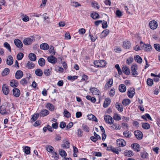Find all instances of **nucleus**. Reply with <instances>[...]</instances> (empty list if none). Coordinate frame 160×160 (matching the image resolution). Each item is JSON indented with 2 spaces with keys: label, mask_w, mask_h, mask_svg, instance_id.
<instances>
[{
  "label": "nucleus",
  "mask_w": 160,
  "mask_h": 160,
  "mask_svg": "<svg viewBox=\"0 0 160 160\" xmlns=\"http://www.w3.org/2000/svg\"><path fill=\"white\" fill-rule=\"evenodd\" d=\"M13 59L11 55H9L7 59V64L9 65H11L13 63Z\"/></svg>",
  "instance_id": "18"
},
{
  "label": "nucleus",
  "mask_w": 160,
  "mask_h": 160,
  "mask_svg": "<svg viewBox=\"0 0 160 160\" xmlns=\"http://www.w3.org/2000/svg\"><path fill=\"white\" fill-rule=\"evenodd\" d=\"M52 154V158L53 160H57L58 159L59 155L56 152H54Z\"/></svg>",
  "instance_id": "41"
},
{
  "label": "nucleus",
  "mask_w": 160,
  "mask_h": 160,
  "mask_svg": "<svg viewBox=\"0 0 160 160\" xmlns=\"http://www.w3.org/2000/svg\"><path fill=\"white\" fill-rule=\"evenodd\" d=\"M60 155L62 157H65L67 156V153L63 150L61 149L59 151Z\"/></svg>",
  "instance_id": "51"
},
{
  "label": "nucleus",
  "mask_w": 160,
  "mask_h": 160,
  "mask_svg": "<svg viewBox=\"0 0 160 160\" xmlns=\"http://www.w3.org/2000/svg\"><path fill=\"white\" fill-rule=\"evenodd\" d=\"M80 35H83L86 32V30L83 28L79 29L78 31Z\"/></svg>",
  "instance_id": "59"
},
{
  "label": "nucleus",
  "mask_w": 160,
  "mask_h": 160,
  "mask_svg": "<svg viewBox=\"0 0 160 160\" xmlns=\"http://www.w3.org/2000/svg\"><path fill=\"white\" fill-rule=\"evenodd\" d=\"M119 89L120 92H124L126 90V86L124 84H121L119 87Z\"/></svg>",
  "instance_id": "31"
},
{
  "label": "nucleus",
  "mask_w": 160,
  "mask_h": 160,
  "mask_svg": "<svg viewBox=\"0 0 160 160\" xmlns=\"http://www.w3.org/2000/svg\"><path fill=\"white\" fill-rule=\"evenodd\" d=\"M23 75L22 72L21 70H18L16 72L15 78L17 79H20L22 77Z\"/></svg>",
  "instance_id": "15"
},
{
  "label": "nucleus",
  "mask_w": 160,
  "mask_h": 160,
  "mask_svg": "<svg viewBox=\"0 0 160 160\" xmlns=\"http://www.w3.org/2000/svg\"><path fill=\"white\" fill-rule=\"evenodd\" d=\"M83 135V132L82 130L79 128L77 130V135L78 137H81Z\"/></svg>",
  "instance_id": "54"
},
{
  "label": "nucleus",
  "mask_w": 160,
  "mask_h": 160,
  "mask_svg": "<svg viewBox=\"0 0 160 160\" xmlns=\"http://www.w3.org/2000/svg\"><path fill=\"white\" fill-rule=\"evenodd\" d=\"M90 90L93 95H99L100 92L96 88H91L90 89Z\"/></svg>",
  "instance_id": "14"
},
{
  "label": "nucleus",
  "mask_w": 160,
  "mask_h": 160,
  "mask_svg": "<svg viewBox=\"0 0 160 160\" xmlns=\"http://www.w3.org/2000/svg\"><path fill=\"white\" fill-rule=\"evenodd\" d=\"M104 119L105 122L109 124H112L114 121L112 117L109 115L105 116Z\"/></svg>",
  "instance_id": "5"
},
{
  "label": "nucleus",
  "mask_w": 160,
  "mask_h": 160,
  "mask_svg": "<svg viewBox=\"0 0 160 160\" xmlns=\"http://www.w3.org/2000/svg\"><path fill=\"white\" fill-rule=\"evenodd\" d=\"M49 112V111L47 109H42L40 112L39 115L41 117H44L48 115Z\"/></svg>",
  "instance_id": "16"
},
{
  "label": "nucleus",
  "mask_w": 160,
  "mask_h": 160,
  "mask_svg": "<svg viewBox=\"0 0 160 160\" xmlns=\"http://www.w3.org/2000/svg\"><path fill=\"white\" fill-rule=\"evenodd\" d=\"M78 76H69L67 79L69 80H75L78 79Z\"/></svg>",
  "instance_id": "55"
},
{
  "label": "nucleus",
  "mask_w": 160,
  "mask_h": 160,
  "mask_svg": "<svg viewBox=\"0 0 160 160\" xmlns=\"http://www.w3.org/2000/svg\"><path fill=\"white\" fill-rule=\"evenodd\" d=\"M91 16L92 18L94 19L99 18V15L98 13L96 12H94L91 13Z\"/></svg>",
  "instance_id": "30"
},
{
  "label": "nucleus",
  "mask_w": 160,
  "mask_h": 160,
  "mask_svg": "<svg viewBox=\"0 0 160 160\" xmlns=\"http://www.w3.org/2000/svg\"><path fill=\"white\" fill-rule=\"evenodd\" d=\"M122 72L124 73L125 74L128 75L130 74V71L128 67L126 65H123L122 68Z\"/></svg>",
  "instance_id": "12"
},
{
  "label": "nucleus",
  "mask_w": 160,
  "mask_h": 160,
  "mask_svg": "<svg viewBox=\"0 0 160 160\" xmlns=\"http://www.w3.org/2000/svg\"><path fill=\"white\" fill-rule=\"evenodd\" d=\"M89 36L90 37L91 40L92 42H94L97 38L96 36L94 37L91 34L90 32L89 33Z\"/></svg>",
  "instance_id": "63"
},
{
  "label": "nucleus",
  "mask_w": 160,
  "mask_h": 160,
  "mask_svg": "<svg viewBox=\"0 0 160 160\" xmlns=\"http://www.w3.org/2000/svg\"><path fill=\"white\" fill-rule=\"evenodd\" d=\"M30 148L28 146H25L24 149V151L25 153L28 155L30 154Z\"/></svg>",
  "instance_id": "44"
},
{
  "label": "nucleus",
  "mask_w": 160,
  "mask_h": 160,
  "mask_svg": "<svg viewBox=\"0 0 160 160\" xmlns=\"http://www.w3.org/2000/svg\"><path fill=\"white\" fill-rule=\"evenodd\" d=\"M49 52L52 55H54L55 51L54 49V47L52 46H50L49 49Z\"/></svg>",
  "instance_id": "50"
},
{
  "label": "nucleus",
  "mask_w": 160,
  "mask_h": 160,
  "mask_svg": "<svg viewBox=\"0 0 160 160\" xmlns=\"http://www.w3.org/2000/svg\"><path fill=\"white\" fill-rule=\"evenodd\" d=\"M88 117L89 119L92 120L96 122H98V119L96 117L92 114H90L88 115Z\"/></svg>",
  "instance_id": "27"
},
{
  "label": "nucleus",
  "mask_w": 160,
  "mask_h": 160,
  "mask_svg": "<svg viewBox=\"0 0 160 160\" xmlns=\"http://www.w3.org/2000/svg\"><path fill=\"white\" fill-rule=\"evenodd\" d=\"M124 155L126 156L131 157L133 155V153L131 150H126L124 152Z\"/></svg>",
  "instance_id": "34"
},
{
  "label": "nucleus",
  "mask_w": 160,
  "mask_h": 160,
  "mask_svg": "<svg viewBox=\"0 0 160 160\" xmlns=\"http://www.w3.org/2000/svg\"><path fill=\"white\" fill-rule=\"evenodd\" d=\"M111 127L112 129L115 130H119L121 128V126L120 125L116 123L113 124L111 126Z\"/></svg>",
  "instance_id": "23"
},
{
  "label": "nucleus",
  "mask_w": 160,
  "mask_h": 160,
  "mask_svg": "<svg viewBox=\"0 0 160 160\" xmlns=\"http://www.w3.org/2000/svg\"><path fill=\"white\" fill-rule=\"evenodd\" d=\"M9 72V69L8 68H5L4 69L2 73V74L3 76H5L8 75Z\"/></svg>",
  "instance_id": "45"
},
{
  "label": "nucleus",
  "mask_w": 160,
  "mask_h": 160,
  "mask_svg": "<svg viewBox=\"0 0 160 160\" xmlns=\"http://www.w3.org/2000/svg\"><path fill=\"white\" fill-rule=\"evenodd\" d=\"M45 107L49 110L52 111L54 110L53 105L50 103H48L45 105Z\"/></svg>",
  "instance_id": "22"
},
{
  "label": "nucleus",
  "mask_w": 160,
  "mask_h": 160,
  "mask_svg": "<svg viewBox=\"0 0 160 160\" xmlns=\"http://www.w3.org/2000/svg\"><path fill=\"white\" fill-rule=\"evenodd\" d=\"M112 84L113 81H108V82L106 83L105 86V88L106 89H108L112 86Z\"/></svg>",
  "instance_id": "36"
},
{
  "label": "nucleus",
  "mask_w": 160,
  "mask_h": 160,
  "mask_svg": "<svg viewBox=\"0 0 160 160\" xmlns=\"http://www.w3.org/2000/svg\"><path fill=\"white\" fill-rule=\"evenodd\" d=\"M109 31L108 29L103 31L101 34V38H102L103 37H106L109 34Z\"/></svg>",
  "instance_id": "21"
},
{
  "label": "nucleus",
  "mask_w": 160,
  "mask_h": 160,
  "mask_svg": "<svg viewBox=\"0 0 160 160\" xmlns=\"http://www.w3.org/2000/svg\"><path fill=\"white\" fill-rule=\"evenodd\" d=\"M154 47L155 49L158 52H160V45L158 44H154Z\"/></svg>",
  "instance_id": "57"
},
{
  "label": "nucleus",
  "mask_w": 160,
  "mask_h": 160,
  "mask_svg": "<svg viewBox=\"0 0 160 160\" xmlns=\"http://www.w3.org/2000/svg\"><path fill=\"white\" fill-rule=\"evenodd\" d=\"M149 26L151 29L154 30L157 28L158 24L156 21L152 20L149 22Z\"/></svg>",
  "instance_id": "3"
},
{
  "label": "nucleus",
  "mask_w": 160,
  "mask_h": 160,
  "mask_svg": "<svg viewBox=\"0 0 160 160\" xmlns=\"http://www.w3.org/2000/svg\"><path fill=\"white\" fill-rule=\"evenodd\" d=\"M143 50L146 52L150 51L152 49L151 46L150 44H146Z\"/></svg>",
  "instance_id": "26"
},
{
  "label": "nucleus",
  "mask_w": 160,
  "mask_h": 160,
  "mask_svg": "<svg viewBox=\"0 0 160 160\" xmlns=\"http://www.w3.org/2000/svg\"><path fill=\"white\" fill-rule=\"evenodd\" d=\"M39 114L36 113L34 114L31 118V120L33 121H36L38 118Z\"/></svg>",
  "instance_id": "52"
},
{
  "label": "nucleus",
  "mask_w": 160,
  "mask_h": 160,
  "mask_svg": "<svg viewBox=\"0 0 160 160\" xmlns=\"http://www.w3.org/2000/svg\"><path fill=\"white\" fill-rule=\"evenodd\" d=\"M142 128L146 129H149L150 127V125L147 123H144L142 124Z\"/></svg>",
  "instance_id": "48"
},
{
  "label": "nucleus",
  "mask_w": 160,
  "mask_h": 160,
  "mask_svg": "<svg viewBox=\"0 0 160 160\" xmlns=\"http://www.w3.org/2000/svg\"><path fill=\"white\" fill-rule=\"evenodd\" d=\"M40 48L43 50H47L49 48L48 45L46 43H42L40 46Z\"/></svg>",
  "instance_id": "19"
},
{
  "label": "nucleus",
  "mask_w": 160,
  "mask_h": 160,
  "mask_svg": "<svg viewBox=\"0 0 160 160\" xmlns=\"http://www.w3.org/2000/svg\"><path fill=\"white\" fill-rule=\"evenodd\" d=\"M116 14L117 16L119 18L121 17L122 15L121 12L119 10H117Z\"/></svg>",
  "instance_id": "60"
},
{
  "label": "nucleus",
  "mask_w": 160,
  "mask_h": 160,
  "mask_svg": "<svg viewBox=\"0 0 160 160\" xmlns=\"http://www.w3.org/2000/svg\"><path fill=\"white\" fill-rule=\"evenodd\" d=\"M117 144L119 147H124L125 146L126 142L125 140L122 139H118L117 141Z\"/></svg>",
  "instance_id": "9"
},
{
  "label": "nucleus",
  "mask_w": 160,
  "mask_h": 160,
  "mask_svg": "<svg viewBox=\"0 0 160 160\" xmlns=\"http://www.w3.org/2000/svg\"><path fill=\"white\" fill-rule=\"evenodd\" d=\"M132 148L133 149L136 151L137 152H139L140 150L139 145L138 143H135L133 144Z\"/></svg>",
  "instance_id": "39"
},
{
  "label": "nucleus",
  "mask_w": 160,
  "mask_h": 160,
  "mask_svg": "<svg viewBox=\"0 0 160 160\" xmlns=\"http://www.w3.org/2000/svg\"><path fill=\"white\" fill-rule=\"evenodd\" d=\"M27 67L29 69L33 68L34 67V64L32 62L28 61L27 63Z\"/></svg>",
  "instance_id": "40"
},
{
  "label": "nucleus",
  "mask_w": 160,
  "mask_h": 160,
  "mask_svg": "<svg viewBox=\"0 0 160 160\" xmlns=\"http://www.w3.org/2000/svg\"><path fill=\"white\" fill-rule=\"evenodd\" d=\"M130 102V100L128 99H124L122 102V104L125 106L129 105Z\"/></svg>",
  "instance_id": "38"
},
{
  "label": "nucleus",
  "mask_w": 160,
  "mask_h": 160,
  "mask_svg": "<svg viewBox=\"0 0 160 160\" xmlns=\"http://www.w3.org/2000/svg\"><path fill=\"white\" fill-rule=\"evenodd\" d=\"M148 154L146 152H142L140 153L141 158L143 159H145L147 158Z\"/></svg>",
  "instance_id": "56"
},
{
  "label": "nucleus",
  "mask_w": 160,
  "mask_h": 160,
  "mask_svg": "<svg viewBox=\"0 0 160 160\" xmlns=\"http://www.w3.org/2000/svg\"><path fill=\"white\" fill-rule=\"evenodd\" d=\"M14 43L17 47L19 48H21L23 47V44L22 42L18 39H15Z\"/></svg>",
  "instance_id": "7"
},
{
  "label": "nucleus",
  "mask_w": 160,
  "mask_h": 160,
  "mask_svg": "<svg viewBox=\"0 0 160 160\" xmlns=\"http://www.w3.org/2000/svg\"><path fill=\"white\" fill-rule=\"evenodd\" d=\"M123 48L125 49H129L130 47L131 43L128 40L124 41L123 45Z\"/></svg>",
  "instance_id": "17"
},
{
  "label": "nucleus",
  "mask_w": 160,
  "mask_h": 160,
  "mask_svg": "<svg viewBox=\"0 0 160 160\" xmlns=\"http://www.w3.org/2000/svg\"><path fill=\"white\" fill-rule=\"evenodd\" d=\"M34 41V38L33 36H32L31 38L25 39L23 41V43L25 45H28L31 44Z\"/></svg>",
  "instance_id": "2"
},
{
  "label": "nucleus",
  "mask_w": 160,
  "mask_h": 160,
  "mask_svg": "<svg viewBox=\"0 0 160 160\" xmlns=\"http://www.w3.org/2000/svg\"><path fill=\"white\" fill-rule=\"evenodd\" d=\"M135 93V90L133 89L132 90H129L128 91V95L129 98H132L133 97Z\"/></svg>",
  "instance_id": "33"
},
{
  "label": "nucleus",
  "mask_w": 160,
  "mask_h": 160,
  "mask_svg": "<svg viewBox=\"0 0 160 160\" xmlns=\"http://www.w3.org/2000/svg\"><path fill=\"white\" fill-rule=\"evenodd\" d=\"M69 142L68 141H66L62 144V147L63 148H69Z\"/></svg>",
  "instance_id": "47"
},
{
  "label": "nucleus",
  "mask_w": 160,
  "mask_h": 160,
  "mask_svg": "<svg viewBox=\"0 0 160 160\" xmlns=\"http://www.w3.org/2000/svg\"><path fill=\"white\" fill-rule=\"evenodd\" d=\"M24 56L22 52L19 53L17 55V59L18 60H21Z\"/></svg>",
  "instance_id": "53"
},
{
  "label": "nucleus",
  "mask_w": 160,
  "mask_h": 160,
  "mask_svg": "<svg viewBox=\"0 0 160 160\" xmlns=\"http://www.w3.org/2000/svg\"><path fill=\"white\" fill-rule=\"evenodd\" d=\"M134 134L136 138L138 140L141 139L143 137V134L142 132L137 130L134 132Z\"/></svg>",
  "instance_id": "4"
},
{
  "label": "nucleus",
  "mask_w": 160,
  "mask_h": 160,
  "mask_svg": "<svg viewBox=\"0 0 160 160\" xmlns=\"http://www.w3.org/2000/svg\"><path fill=\"white\" fill-rule=\"evenodd\" d=\"M46 148L47 150L49 152L52 153L54 152V148L50 145H47L46 147Z\"/></svg>",
  "instance_id": "20"
},
{
  "label": "nucleus",
  "mask_w": 160,
  "mask_h": 160,
  "mask_svg": "<svg viewBox=\"0 0 160 160\" xmlns=\"http://www.w3.org/2000/svg\"><path fill=\"white\" fill-rule=\"evenodd\" d=\"M2 90L3 93L5 95L8 94L9 89L8 86L6 84H3L2 86Z\"/></svg>",
  "instance_id": "8"
},
{
  "label": "nucleus",
  "mask_w": 160,
  "mask_h": 160,
  "mask_svg": "<svg viewBox=\"0 0 160 160\" xmlns=\"http://www.w3.org/2000/svg\"><path fill=\"white\" fill-rule=\"evenodd\" d=\"M137 68V66L136 65H133L131 67L132 73L134 77H136L138 75V73L136 71Z\"/></svg>",
  "instance_id": "10"
},
{
  "label": "nucleus",
  "mask_w": 160,
  "mask_h": 160,
  "mask_svg": "<svg viewBox=\"0 0 160 160\" xmlns=\"http://www.w3.org/2000/svg\"><path fill=\"white\" fill-rule=\"evenodd\" d=\"M47 60L48 62L52 63H55L57 61V58L52 55L48 57Z\"/></svg>",
  "instance_id": "6"
},
{
  "label": "nucleus",
  "mask_w": 160,
  "mask_h": 160,
  "mask_svg": "<svg viewBox=\"0 0 160 160\" xmlns=\"http://www.w3.org/2000/svg\"><path fill=\"white\" fill-rule=\"evenodd\" d=\"M12 92L13 95L16 97H18L20 95V91L17 88H13L12 90Z\"/></svg>",
  "instance_id": "13"
},
{
  "label": "nucleus",
  "mask_w": 160,
  "mask_h": 160,
  "mask_svg": "<svg viewBox=\"0 0 160 160\" xmlns=\"http://www.w3.org/2000/svg\"><path fill=\"white\" fill-rule=\"evenodd\" d=\"M86 98L88 100L91 101L93 103H94L96 101V99L95 98L91 97L89 95L87 96Z\"/></svg>",
  "instance_id": "43"
},
{
  "label": "nucleus",
  "mask_w": 160,
  "mask_h": 160,
  "mask_svg": "<svg viewBox=\"0 0 160 160\" xmlns=\"http://www.w3.org/2000/svg\"><path fill=\"white\" fill-rule=\"evenodd\" d=\"M30 59L32 61H34L36 60V56L33 53H30L28 55Z\"/></svg>",
  "instance_id": "25"
},
{
  "label": "nucleus",
  "mask_w": 160,
  "mask_h": 160,
  "mask_svg": "<svg viewBox=\"0 0 160 160\" xmlns=\"http://www.w3.org/2000/svg\"><path fill=\"white\" fill-rule=\"evenodd\" d=\"M94 64L98 67H103L106 66V62L103 60H98L94 61Z\"/></svg>",
  "instance_id": "1"
},
{
  "label": "nucleus",
  "mask_w": 160,
  "mask_h": 160,
  "mask_svg": "<svg viewBox=\"0 0 160 160\" xmlns=\"http://www.w3.org/2000/svg\"><path fill=\"white\" fill-rule=\"evenodd\" d=\"M51 69H45L43 72L44 74L46 76H50L51 74Z\"/></svg>",
  "instance_id": "32"
},
{
  "label": "nucleus",
  "mask_w": 160,
  "mask_h": 160,
  "mask_svg": "<svg viewBox=\"0 0 160 160\" xmlns=\"http://www.w3.org/2000/svg\"><path fill=\"white\" fill-rule=\"evenodd\" d=\"M35 73L37 76L39 77L41 76L43 74L42 70L40 69H36L35 71Z\"/></svg>",
  "instance_id": "37"
},
{
  "label": "nucleus",
  "mask_w": 160,
  "mask_h": 160,
  "mask_svg": "<svg viewBox=\"0 0 160 160\" xmlns=\"http://www.w3.org/2000/svg\"><path fill=\"white\" fill-rule=\"evenodd\" d=\"M22 20L23 21L27 22L29 20V18L28 16L25 15H24V17L22 18Z\"/></svg>",
  "instance_id": "64"
},
{
  "label": "nucleus",
  "mask_w": 160,
  "mask_h": 160,
  "mask_svg": "<svg viewBox=\"0 0 160 160\" xmlns=\"http://www.w3.org/2000/svg\"><path fill=\"white\" fill-rule=\"evenodd\" d=\"M134 59L136 62L139 63H141L142 62L141 58L138 55H137L134 57Z\"/></svg>",
  "instance_id": "29"
},
{
  "label": "nucleus",
  "mask_w": 160,
  "mask_h": 160,
  "mask_svg": "<svg viewBox=\"0 0 160 160\" xmlns=\"http://www.w3.org/2000/svg\"><path fill=\"white\" fill-rule=\"evenodd\" d=\"M0 113L2 114H6L8 113L5 105H2L0 107Z\"/></svg>",
  "instance_id": "11"
},
{
  "label": "nucleus",
  "mask_w": 160,
  "mask_h": 160,
  "mask_svg": "<svg viewBox=\"0 0 160 160\" xmlns=\"http://www.w3.org/2000/svg\"><path fill=\"white\" fill-rule=\"evenodd\" d=\"M82 128L83 130L86 132H88L89 131V128L86 125L83 124Z\"/></svg>",
  "instance_id": "58"
},
{
  "label": "nucleus",
  "mask_w": 160,
  "mask_h": 160,
  "mask_svg": "<svg viewBox=\"0 0 160 160\" xmlns=\"http://www.w3.org/2000/svg\"><path fill=\"white\" fill-rule=\"evenodd\" d=\"M4 46L8 49L10 52H11V49L10 45L7 42H5L3 44Z\"/></svg>",
  "instance_id": "49"
},
{
  "label": "nucleus",
  "mask_w": 160,
  "mask_h": 160,
  "mask_svg": "<svg viewBox=\"0 0 160 160\" xmlns=\"http://www.w3.org/2000/svg\"><path fill=\"white\" fill-rule=\"evenodd\" d=\"M10 85L12 87H16L18 86V83L17 81H11Z\"/></svg>",
  "instance_id": "35"
},
{
  "label": "nucleus",
  "mask_w": 160,
  "mask_h": 160,
  "mask_svg": "<svg viewBox=\"0 0 160 160\" xmlns=\"http://www.w3.org/2000/svg\"><path fill=\"white\" fill-rule=\"evenodd\" d=\"M114 119L116 121H119L121 119L120 116L117 113H115L113 116Z\"/></svg>",
  "instance_id": "42"
},
{
  "label": "nucleus",
  "mask_w": 160,
  "mask_h": 160,
  "mask_svg": "<svg viewBox=\"0 0 160 160\" xmlns=\"http://www.w3.org/2000/svg\"><path fill=\"white\" fill-rule=\"evenodd\" d=\"M123 134L126 138H128L130 137V134L129 133V132L127 130L124 131L123 132Z\"/></svg>",
  "instance_id": "62"
},
{
  "label": "nucleus",
  "mask_w": 160,
  "mask_h": 160,
  "mask_svg": "<svg viewBox=\"0 0 160 160\" xmlns=\"http://www.w3.org/2000/svg\"><path fill=\"white\" fill-rule=\"evenodd\" d=\"M45 61L43 58H40L38 60V63L40 66H43L45 64Z\"/></svg>",
  "instance_id": "28"
},
{
  "label": "nucleus",
  "mask_w": 160,
  "mask_h": 160,
  "mask_svg": "<svg viewBox=\"0 0 160 160\" xmlns=\"http://www.w3.org/2000/svg\"><path fill=\"white\" fill-rule=\"evenodd\" d=\"M111 100L109 98H107L103 103V107L105 108L107 107L110 104Z\"/></svg>",
  "instance_id": "24"
},
{
  "label": "nucleus",
  "mask_w": 160,
  "mask_h": 160,
  "mask_svg": "<svg viewBox=\"0 0 160 160\" xmlns=\"http://www.w3.org/2000/svg\"><path fill=\"white\" fill-rule=\"evenodd\" d=\"M122 127L124 129H128V124L126 123H122Z\"/></svg>",
  "instance_id": "61"
},
{
  "label": "nucleus",
  "mask_w": 160,
  "mask_h": 160,
  "mask_svg": "<svg viewBox=\"0 0 160 160\" xmlns=\"http://www.w3.org/2000/svg\"><path fill=\"white\" fill-rule=\"evenodd\" d=\"M63 114L66 117L69 118L71 117V114L67 109H65L64 111Z\"/></svg>",
  "instance_id": "46"
}]
</instances>
